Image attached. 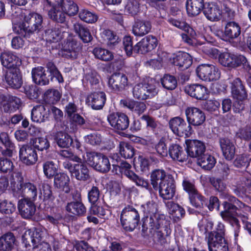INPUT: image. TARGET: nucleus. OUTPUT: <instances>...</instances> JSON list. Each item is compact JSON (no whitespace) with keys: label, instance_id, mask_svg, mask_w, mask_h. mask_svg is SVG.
Masks as SVG:
<instances>
[{"label":"nucleus","instance_id":"obj_1","mask_svg":"<svg viewBox=\"0 0 251 251\" xmlns=\"http://www.w3.org/2000/svg\"><path fill=\"white\" fill-rule=\"evenodd\" d=\"M43 21L41 15L26 10L18 8L12 15L14 30L18 34L38 32L43 28Z\"/></svg>","mask_w":251,"mask_h":251},{"label":"nucleus","instance_id":"obj_2","mask_svg":"<svg viewBox=\"0 0 251 251\" xmlns=\"http://www.w3.org/2000/svg\"><path fill=\"white\" fill-rule=\"evenodd\" d=\"M225 199H227L233 203L232 204L226 201L224 202V210L221 212V215L225 220L229 221L231 223L233 222L234 219H236L235 216L239 217L238 212L243 213V211H251L250 207L229 194H226Z\"/></svg>","mask_w":251,"mask_h":251},{"label":"nucleus","instance_id":"obj_3","mask_svg":"<svg viewBox=\"0 0 251 251\" xmlns=\"http://www.w3.org/2000/svg\"><path fill=\"white\" fill-rule=\"evenodd\" d=\"M13 181L11 185L15 191L23 195L26 199L35 201L38 195V190L35 185L30 182L24 183V178L22 175L15 173L13 176Z\"/></svg>","mask_w":251,"mask_h":251},{"label":"nucleus","instance_id":"obj_4","mask_svg":"<svg viewBox=\"0 0 251 251\" xmlns=\"http://www.w3.org/2000/svg\"><path fill=\"white\" fill-rule=\"evenodd\" d=\"M219 62L222 66L229 70L238 67H243L247 70L250 68L246 58L241 54L223 52L219 56Z\"/></svg>","mask_w":251,"mask_h":251},{"label":"nucleus","instance_id":"obj_5","mask_svg":"<svg viewBox=\"0 0 251 251\" xmlns=\"http://www.w3.org/2000/svg\"><path fill=\"white\" fill-rule=\"evenodd\" d=\"M158 83L153 79H150L148 83H139L133 89V95L135 98L146 100L151 98L157 94V86Z\"/></svg>","mask_w":251,"mask_h":251},{"label":"nucleus","instance_id":"obj_6","mask_svg":"<svg viewBox=\"0 0 251 251\" xmlns=\"http://www.w3.org/2000/svg\"><path fill=\"white\" fill-rule=\"evenodd\" d=\"M139 221V214L137 210L132 206L128 205L123 210L121 215V221L125 230L133 231L138 225Z\"/></svg>","mask_w":251,"mask_h":251},{"label":"nucleus","instance_id":"obj_7","mask_svg":"<svg viewBox=\"0 0 251 251\" xmlns=\"http://www.w3.org/2000/svg\"><path fill=\"white\" fill-rule=\"evenodd\" d=\"M196 72L200 79L206 81L217 80L221 75L219 69L211 64H203L199 65Z\"/></svg>","mask_w":251,"mask_h":251},{"label":"nucleus","instance_id":"obj_8","mask_svg":"<svg viewBox=\"0 0 251 251\" xmlns=\"http://www.w3.org/2000/svg\"><path fill=\"white\" fill-rule=\"evenodd\" d=\"M63 166L69 170L71 176L78 180L86 181L90 178L89 170L81 161L74 164H72L69 162H65Z\"/></svg>","mask_w":251,"mask_h":251},{"label":"nucleus","instance_id":"obj_9","mask_svg":"<svg viewBox=\"0 0 251 251\" xmlns=\"http://www.w3.org/2000/svg\"><path fill=\"white\" fill-rule=\"evenodd\" d=\"M170 127L173 132L179 136L189 137L192 133V129L190 125L179 117L172 118L169 122Z\"/></svg>","mask_w":251,"mask_h":251},{"label":"nucleus","instance_id":"obj_10","mask_svg":"<svg viewBox=\"0 0 251 251\" xmlns=\"http://www.w3.org/2000/svg\"><path fill=\"white\" fill-rule=\"evenodd\" d=\"M169 63L176 66L180 70L188 69L192 64V56L185 52H178L174 54L169 53Z\"/></svg>","mask_w":251,"mask_h":251},{"label":"nucleus","instance_id":"obj_11","mask_svg":"<svg viewBox=\"0 0 251 251\" xmlns=\"http://www.w3.org/2000/svg\"><path fill=\"white\" fill-rule=\"evenodd\" d=\"M21 100L18 98L9 95H0V108L6 113L17 111L20 105Z\"/></svg>","mask_w":251,"mask_h":251},{"label":"nucleus","instance_id":"obj_12","mask_svg":"<svg viewBox=\"0 0 251 251\" xmlns=\"http://www.w3.org/2000/svg\"><path fill=\"white\" fill-rule=\"evenodd\" d=\"M160 196L164 200H171L175 196L176 185L175 180L171 176L168 177L158 187Z\"/></svg>","mask_w":251,"mask_h":251},{"label":"nucleus","instance_id":"obj_13","mask_svg":"<svg viewBox=\"0 0 251 251\" xmlns=\"http://www.w3.org/2000/svg\"><path fill=\"white\" fill-rule=\"evenodd\" d=\"M107 120L115 129L124 130L129 126V119L126 115L123 113H113L107 116Z\"/></svg>","mask_w":251,"mask_h":251},{"label":"nucleus","instance_id":"obj_14","mask_svg":"<svg viewBox=\"0 0 251 251\" xmlns=\"http://www.w3.org/2000/svg\"><path fill=\"white\" fill-rule=\"evenodd\" d=\"M128 85L127 76L121 73H115L108 78L109 88L114 92H118L125 89Z\"/></svg>","mask_w":251,"mask_h":251},{"label":"nucleus","instance_id":"obj_15","mask_svg":"<svg viewBox=\"0 0 251 251\" xmlns=\"http://www.w3.org/2000/svg\"><path fill=\"white\" fill-rule=\"evenodd\" d=\"M185 115L189 124L193 126H200L205 120V115L204 112L197 107H188L185 110Z\"/></svg>","mask_w":251,"mask_h":251},{"label":"nucleus","instance_id":"obj_16","mask_svg":"<svg viewBox=\"0 0 251 251\" xmlns=\"http://www.w3.org/2000/svg\"><path fill=\"white\" fill-rule=\"evenodd\" d=\"M20 160L26 165H32L38 160V155L36 151L28 145L22 146L19 151Z\"/></svg>","mask_w":251,"mask_h":251},{"label":"nucleus","instance_id":"obj_17","mask_svg":"<svg viewBox=\"0 0 251 251\" xmlns=\"http://www.w3.org/2000/svg\"><path fill=\"white\" fill-rule=\"evenodd\" d=\"M157 45V40L156 37L149 35L143 38L134 47V51L141 53H146L153 50Z\"/></svg>","mask_w":251,"mask_h":251},{"label":"nucleus","instance_id":"obj_18","mask_svg":"<svg viewBox=\"0 0 251 251\" xmlns=\"http://www.w3.org/2000/svg\"><path fill=\"white\" fill-rule=\"evenodd\" d=\"M206 239L209 251H228V246L224 238H218L214 233L209 232Z\"/></svg>","mask_w":251,"mask_h":251},{"label":"nucleus","instance_id":"obj_19","mask_svg":"<svg viewBox=\"0 0 251 251\" xmlns=\"http://www.w3.org/2000/svg\"><path fill=\"white\" fill-rule=\"evenodd\" d=\"M166 221H165V216L163 214H160L157 213L149 217V225L151 232L158 231L162 228L165 227L167 234L170 233V229L168 228Z\"/></svg>","mask_w":251,"mask_h":251},{"label":"nucleus","instance_id":"obj_20","mask_svg":"<svg viewBox=\"0 0 251 251\" xmlns=\"http://www.w3.org/2000/svg\"><path fill=\"white\" fill-rule=\"evenodd\" d=\"M186 144V151L190 157L198 159L203 154L205 146L203 142L199 140H187Z\"/></svg>","mask_w":251,"mask_h":251},{"label":"nucleus","instance_id":"obj_21","mask_svg":"<svg viewBox=\"0 0 251 251\" xmlns=\"http://www.w3.org/2000/svg\"><path fill=\"white\" fill-rule=\"evenodd\" d=\"M184 90L186 94L197 100H205L208 95L207 89L198 84L188 85L185 87Z\"/></svg>","mask_w":251,"mask_h":251},{"label":"nucleus","instance_id":"obj_22","mask_svg":"<svg viewBox=\"0 0 251 251\" xmlns=\"http://www.w3.org/2000/svg\"><path fill=\"white\" fill-rule=\"evenodd\" d=\"M203 13L205 17L212 22L218 21L222 17V10L214 3H208L204 6Z\"/></svg>","mask_w":251,"mask_h":251},{"label":"nucleus","instance_id":"obj_23","mask_svg":"<svg viewBox=\"0 0 251 251\" xmlns=\"http://www.w3.org/2000/svg\"><path fill=\"white\" fill-rule=\"evenodd\" d=\"M2 65L7 68H18L22 64L21 59L16 54L11 51H4L0 55Z\"/></svg>","mask_w":251,"mask_h":251},{"label":"nucleus","instance_id":"obj_24","mask_svg":"<svg viewBox=\"0 0 251 251\" xmlns=\"http://www.w3.org/2000/svg\"><path fill=\"white\" fill-rule=\"evenodd\" d=\"M6 82L11 87L19 88L22 84V77L18 68L9 69L6 72L5 76Z\"/></svg>","mask_w":251,"mask_h":251},{"label":"nucleus","instance_id":"obj_25","mask_svg":"<svg viewBox=\"0 0 251 251\" xmlns=\"http://www.w3.org/2000/svg\"><path fill=\"white\" fill-rule=\"evenodd\" d=\"M241 34L240 25L234 22H228L225 27L224 33L222 35V39L230 42L237 38Z\"/></svg>","mask_w":251,"mask_h":251},{"label":"nucleus","instance_id":"obj_26","mask_svg":"<svg viewBox=\"0 0 251 251\" xmlns=\"http://www.w3.org/2000/svg\"><path fill=\"white\" fill-rule=\"evenodd\" d=\"M33 201L26 199L19 201L18 209L23 218H30L34 214L36 208Z\"/></svg>","mask_w":251,"mask_h":251},{"label":"nucleus","instance_id":"obj_27","mask_svg":"<svg viewBox=\"0 0 251 251\" xmlns=\"http://www.w3.org/2000/svg\"><path fill=\"white\" fill-rule=\"evenodd\" d=\"M106 101V95L104 92H95L90 94L87 98L86 101L93 109H101Z\"/></svg>","mask_w":251,"mask_h":251},{"label":"nucleus","instance_id":"obj_28","mask_svg":"<svg viewBox=\"0 0 251 251\" xmlns=\"http://www.w3.org/2000/svg\"><path fill=\"white\" fill-rule=\"evenodd\" d=\"M50 109L47 106L37 105L33 108L31 112V119L36 123L45 122L48 119Z\"/></svg>","mask_w":251,"mask_h":251},{"label":"nucleus","instance_id":"obj_29","mask_svg":"<svg viewBox=\"0 0 251 251\" xmlns=\"http://www.w3.org/2000/svg\"><path fill=\"white\" fill-rule=\"evenodd\" d=\"M231 84V93L234 98L240 100L247 98V93L240 79H234Z\"/></svg>","mask_w":251,"mask_h":251},{"label":"nucleus","instance_id":"obj_30","mask_svg":"<svg viewBox=\"0 0 251 251\" xmlns=\"http://www.w3.org/2000/svg\"><path fill=\"white\" fill-rule=\"evenodd\" d=\"M204 0H187L186 3L187 14L190 17H195L198 15L203 10Z\"/></svg>","mask_w":251,"mask_h":251},{"label":"nucleus","instance_id":"obj_31","mask_svg":"<svg viewBox=\"0 0 251 251\" xmlns=\"http://www.w3.org/2000/svg\"><path fill=\"white\" fill-rule=\"evenodd\" d=\"M120 104L123 107L127 108L132 112L140 115L146 109V105L143 102L136 101L131 99H123L121 100Z\"/></svg>","mask_w":251,"mask_h":251},{"label":"nucleus","instance_id":"obj_32","mask_svg":"<svg viewBox=\"0 0 251 251\" xmlns=\"http://www.w3.org/2000/svg\"><path fill=\"white\" fill-rule=\"evenodd\" d=\"M182 185L184 190L189 194L190 201L194 202L196 198H197L198 201L196 203H195V204H196V206H199L201 203V198L196 189L193 183L187 178H184L183 181Z\"/></svg>","mask_w":251,"mask_h":251},{"label":"nucleus","instance_id":"obj_33","mask_svg":"<svg viewBox=\"0 0 251 251\" xmlns=\"http://www.w3.org/2000/svg\"><path fill=\"white\" fill-rule=\"evenodd\" d=\"M220 143L223 155L226 159H232L235 152V148L233 143L229 139L223 138L220 139Z\"/></svg>","mask_w":251,"mask_h":251},{"label":"nucleus","instance_id":"obj_34","mask_svg":"<svg viewBox=\"0 0 251 251\" xmlns=\"http://www.w3.org/2000/svg\"><path fill=\"white\" fill-rule=\"evenodd\" d=\"M43 196V202L47 208L53 207L55 205L54 197L52 195L51 187L48 184H43L39 197Z\"/></svg>","mask_w":251,"mask_h":251},{"label":"nucleus","instance_id":"obj_35","mask_svg":"<svg viewBox=\"0 0 251 251\" xmlns=\"http://www.w3.org/2000/svg\"><path fill=\"white\" fill-rule=\"evenodd\" d=\"M78 49L73 42L64 43L62 48L59 51V54L67 58L74 59L77 57Z\"/></svg>","mask_w":251,"mask_h":251},{"label":"nucleus","instance_id":"obj_36","mask_svg":"<svg viewBox=\"0 0 251 251\" xmlns=\"http://www.w3.org/2000/svg\"><path fill=\"white\" fill-rule=\"evenodd\" d=\"M142 3L141 0H128L125 6V12L132 16L137 15L144 8Z\"/></svg>","mask_w":251,"mask_h":251},{"label":"nucleus","instance_id":"obj_37","mask_svg":"<svg viewBox=\"0 0 251 251\" xmlns=\"http://www.w3.org/2000/svg\"><path fill=\"white\" fill-rule=\"evenodd\" d=\"M168 151L170 156L174 160L183 162L187 159L182 147L177 144L171 145Z\"/></svg>","mask_w":251,"mask_h":251},{"label":"nucleus","instance_id":"obj_38","mask_svg":"<svg viewBox=\"0 0 251 251\" xmlns=\"http://www.w3.org/2000/svg\"><path fill=\"white\" fill-rule=\"evenodd\" d=\"M15 237L13 233L8 232L0 237V251H11L14 247Z\"/></svg>","mask_w":251,"mask_h":251},{"label":"nucleus","instance_id":"obj_39","mask_svg":"<svg viewBox=\"0 0 251 251\" xmlns=\"http://www.w3.org/2000/svg\"><path fill=\"white\" fill-rule=\"evenodd\" d=\"M32 76L34 82L37 84L45 85L49 83V81L46 76L45 70L42 67L33 69Z\"/></svg>","mask_w":251,"mask_h":251},{"label":"nucleus","instance_id":"obj_40","mask_svg":"<svg viewBox=\"0 0 251 251\" xmlns=\"http://www.w3.org/2000/svg\"><path fill=\"white\" fill-rule=\"evenodd\" d=\"M46 230L42 227L30 229L28 231L33 246L42 243L41 240L46 234Z\"/></svg>","mask_w":251,"mask_h":251},{"label":"nucleus","instance_id":"obj_41","mask_svg":"<svg viewBox=\"0 0 251 251\" xmlns=\"http://www.w3.org/2000/svg\"><path fill=\"white\" fill-rule=\"evenodd\" d=\"M151 29V25L147 21H137L133 26V33L138 36H142L147 34Z\"/></svg>","mask_w":251,"mask_h":251},{"label":"nucleus","instance_id":"obj_42","mask_svg":"<svg viewBox=\"0 0 251 251\" xmlns=\"http://www.w3.org/2000/svg\"><path fill=\"white\" fill-rule=\"evenodd\" d=\"M48 15L51 19L58 23H63L66 20L65 13L61 10L60 5L57 3L49 11Z\"/></svg>","mask_w":251,"mask_h":251},{"label":"nucleus","instance_id":"obj_43","mask_svg":"<svg viewBox=\"0 0 251 251\" xmlns=\"http://www.w3.org/2000/svg\"><path fill=\"white\" fill-rule=\"evenodd\" d=\"M57 4L60 5L65 14L70 16L75 15L78 11V6L72 0H61Z\"/></svg>","mask_w":251,"mask_h":251},{"label":"nucleus","instance_id":"obj_44","mask_svg":"<svg viewBox=\"0 0 251 251\" xmlns=\"http://www.w3.org/2000/svg\"><path fill=\"white\" fill-rule=\"evenodd\" d=\"M167 206L169 214L172 215L174 220H179L184 217L185 213V210L178 204L170 201L167 203Z\"/></svg>","mask_w":251,"mask_h":251},{"label":"nucleus","instance_id":"obj_45","mask_svg":"<svg viewBox=\"0 0 251 251\" xmlns=\"http://www.w3.org/2000/svg\"><path fill=\"white\" fill-rule=\"evenodd\" d=\"M70 182L69 177L65 174H58L54 176V183L55 186L59 188L62 189L66 193L70 191L69 183Z\"/></svg>","mask_w":251,"mask_h":251},{"label":"nucleus","instance_id":"obj_46","mask_svg":"<svg viewBox=\"0 0 251 251\" xmlns=\"http://www.w3.org/2000/svg\"><path fill=\"white\" fill-rule=\"evenodd\" d=\"M216 161L214 156L208 154H203L197 160L198 164L205 170H210L214 167Z\"/></svg>","mask_w":251,"mask_h":251},{"label":"nucleus","instance_id":"obj_47","mask_svg":"<svg viewBox=\"0 0 251 251\" xmlns=\"http://www.w3.org/2000/svg\"><path fill=\"white\" fill-rule=\"evenodd\" d=\"M64 32H62L58 28L49 29L46 30L45 36L47 41L57 42L60 41L64 36Z\"/></svg>","mask_w":251,"mask_h":251},{"label":"nucleus","instance_id":"obj_48","mask_svg":"<svg viewBox=\"0 0 251 251\" xmlns=\"http://www.w3.org/2000/svg\"><path fill=\"white\" fill-rule=\"evenodd\" d=\"M165 172L162 170H155L151 174V183L154 189H157L159 186L168 177Z\"/></svg>","mask_w":251,"mask_h":251},{"label":"nucleus","instance_id":"obj_49","mask_svg":"<svg viewBox=\"0 0 251 251\" xmlns=\"http://www.w3.org/2000/svg\"><path fill=\"white\" fill-rule=\"evenodd\" d=\"M74 28L83 42L88 43L92 40V36L89 29L84 27L81 24L79 23L74 24Z\"/></svg>","mask_w":251,"mask_h":251},{"label":"nucleus","instance_id":"obj_50","mask_svg":"<svg viewBox=\"0 0 251 251\" xmlns=\"http://www.w3.org/2000/svg\"><path fill=\"white\" fill-rule=\"evenodd\" d=\"M169 53L163 51H158V57L157 59H151L149 63L150 65L151 66L155 69L160 68L164 63H168Z\"/></svg>","mask_w":251,"mask_h":251},{"label":"nucleus","instance_id":"obj_51","mask_svg":"<svg viewBox=\"0 0 251 251\" xmlns=\"http://www.w3.org/2000/svg\"><path fill=\"white\" fill-rule=\"evenodd\" d=\"M61 97L59 91L55 89H49L44 94V101L48 104H55L58 101Z\"/></svg>","mask_w":251,"mask_h":251},{"label":"nucleus","instance_id":"obj_52","mask_svg":"<svg viewBox=\"0 0 251 251\" xmlns=\"http://www.w3.org/2000/svg\"><path fill=\"white\" fill-rule=\"evenodd\" d=\"M101 153L95 151L87 152L83 156L84 162L93 167L94 169L99 159H100Z\"/></svg>","mask_w":251,"mask_h":251},{"label":"nucleus","instance_id":"obj_53","mask_svg":"<svg viewBox=\"0 0 251 251\" xmlns=\"http://www.w3.org/2000/svg\"><path fill=\"white\" fill-rule=\"evenodd\" d=\"M79 17L83 22L90 24L96 23L98 19V16L96 13L85 9L79 11Z\"/></svg>","mask_w":251,"mask_h":251},{"label":"nucleus","instance_id":"obj_54","mask_svg":"<svg viewBox=\"0 0 251 251\" xmlns=\"http://www.w3.org/2000/svg\"><path fill=\"white\" fill-rule=\"evenodd\" d=\"M56 140L57 145L61 148H68L73 143L71 136L66 133L59 132L57 133Z\"/></svg>","mask_w":251,"mask_h":251},{"label":"nucleus","instance_id":"obj_55","mask_svg":"<svg viewBox=\"0 0 251 251\" xmlns=\"http://www.w3.org/2000/svg\"><path fill=\"white\" fill-rule=\"evenodd\" d=\"M66 210L74 214L82 215L86 211L85 207L80 202H71L66 207Z\"/></svg>","mask_w":251,"mask_h":251},{"label":"nucleus","instance_id":"obj_56","mask_svg":"<svg viewBox=\"0 0 251 251\" xmlns=\"http://www.w3.org/2000/svg\"><path fill=\"white\" fill-rule=\"evenodd\" d=\"M93 52L96 57L103 61H108L113 58L112 53L104 49L96 48L94 49Z\"/></svg>","mask_w":251,"mask_h":251},{"label":"nucleus","instance_id":"obj_57","mask_svg":"<svg viewBox=\"0 0 251 251\" xmlns=\"http://www.w3.org/2000/svg\"><path fill=\"white\" fill-rule=\"evenodd\" d=\"M141 209L147 217L157 213V204L153 201H149L141 206Z\"/></svg>","mask_w":251,"mask_h":251},{"label":"nucleus","instance_id":"obj_58","mask_svg":"<svg viewBox=\"0 0 251 251\" xmlns=\"http://www.w3.org/2000/svg\"><path fill=\"white\" fill-rule=\"evenodd\" d=\"M119 151L125 158H130L134 154L133 147L127 143L121 142L119 144Z\"/></svg>","mask_w":251,"mask_h":251},{"label":"nucleus","instance_id":"obj_59","mask_svg":"<svg viewBox=\"0 0 251 251\" xmlns=\"http://www.w3.org/2000/svg\"><path fill=\"white\" fill-rule=\"evenodd\" d=\"M43 171L47 177L50 178L57 174V166L53 161H47L43 164Z\"/></svg>","mask_w":251,"mask_h":251},{"label":"nucleus","instance_id":"obj_60","mask_svg":"<svg viewBox=\"0 0 251 251\" xmlns=\"http://www.w3.org/2000/svg\"><path fill=\"white\" fill-rule=\"evenodd\" d=\"M111 168V165L107 157L101 154L100 159L99 160L95 170L102 173L108 172Z\"/></svg>","mask_w":251,"mask_h":251},{"label":"nucleus","instance_id":"obj_61","mask_svg":"<svg viewBox=\"0 0 251 251\" xmlns=\"http://www.w3.org/2000/svg\"><path fill=\"white\" fill-rule=\"evenodd\" d=\"M162 86L168 90H173L176 87L177 81L176 78L169 75H165L161 79Z\"/></svg>","mask_w":251,"mask_h":251},{"label":"nucleus","instance_id":"obj_62","mask_svg":"<svg viewBox=\"0 0 251 251\" xmlns=\"http://www.w3.org/2000/svg\"><path fill=\"white\" fill-rule=\"evenodd\" d=\"M213 222L210 219L205 218H202L198 224L200 231L203 234L207 233V234H208L209 232L211 231V230L213 229Z\"/></svg>","mask_w":251,"mask_h":251},{"label":"nucleus","instance_id":"obj_63","mask_svg":"<svg viewBox=\"0 0 251 251\" xmlns=\"http://www.w3.org/2000/svg\"><path fill=\"white\" fill-rule=\"evenodd\" d=\"M0 141L6 148L7 154L9 156H11L15 149V146L9 139L8 134L5 132L1 133L0 134Z\"/></svg>","mask_w":251,"mask_h":251},{"label":"nucleus","instance_id":"obj_64","mask_svg":"<svg viewBox=\"0 0 251 251\" xmlns=\"http://www.w3.org/2000/svg\"><path fill=\"white\" fill-rule=\"evenodd\" d=\"M16 207L11 201L6 200H0V212L5 214H10L15 212Z\"/></svg>","mask_w":251,"mask_h":251}]
</instances>
